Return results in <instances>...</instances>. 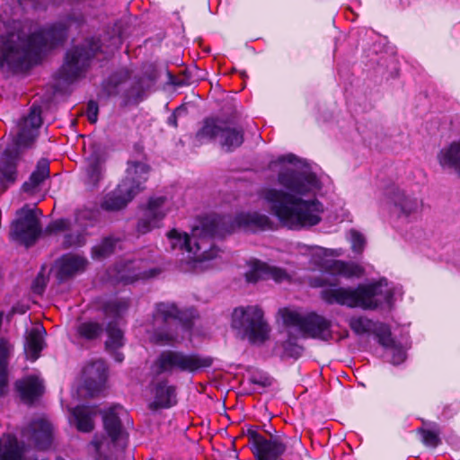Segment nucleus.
<instances>
[{"mask_svg":"<svg viewBox=\"0 0 460 460\" xmlns=\"http://www.w3.org/2000/svg\"><path fill=\"white\" fill-rule=\"evenodd\" d=\"M300 165L296 168L281 169L277 176L283 189L268 188L262 197L272 214L279 222L292 230L317 226L324 212L323 204L316 198L322 183L306 161H301L293 154L280 155L278 163Z\"/></svg>","mask_w":460,"mask_h":460,"instance_id":"obj_1","label":"nucleus"},{"mask_svg":"<svg viewBox=\"0 0 460 460\" xmlns=\"http://www.w3.org/2000/svg\"><path fill=\"white\" fill-rule=\"evenodd\" d=\"M85 19L83 13L71 12L61 20L27 35L20 24L13 22L5 27L0 36V67L23 70L31 66L44 49H54L67 39L68 30L80 29Z\"/></svg>","mask_w":460,"mask_h":460,"instance_id":"obj_2","label":"nucleus"},{"mask_svg":"<svg viewBox=\"0 0 460 460\" xmlns=\"http://www.w3.org/2000/svg\"><path fill=\"white\" fill-rule=\"evenodd\" d=\"M397 291H400L399 288L392 287L383 278L367 285H358L355 288L330 284L321 291V297L328 305L338 304L364 310L391 309Z\"/></svg>","mask_w":460,"mask_h":460,"instance_id":"obj_3","label":"nucleus"},{"mask_svg":"<svg viewBox=\"0 0 460 460\" xmlns=\"http://www.w3.org/2000/svg\"><path fill=\"white\" fill-rule=\"evenodd\" d=\"M208 215L200 217L195 225L190 236L186 233L172 229L167 233V238L172 250L186 251L197 261H209L218 256L220 250L215 245L214 238L217 237L216 231L203 227Z\"/></svg>","mask_w":460,"mask_h":460,"instance_id":"obj_4","label":"nucleus"},{"mask_svg":"<svg viewBox=\"0 0 460 460\" xmlns=\"http://www.w3.org/2000/svg\"><path fill=\"white\" fill-rule=\"evenodd\" d=\"M102 414L107 438L99 439L95 437L92 441L96 460H118L114 456L115 452L123 451L128 439V433L122 423V418L128 417V413L122 406L113 405L102 411Z\"/></svg>","mask_w":460,"mask_h":460,"instance_id":"obj_5","label":"nucleus"},{"mask_svg":"<svg viewBox=\"0 0 460 460\" xmlns=\"http://www.w3.org/2000/svg\"><path fill=\"white\" fill-rule=\"evenodd\" d=\"M203 227L208 231H216L217 238H222L236 230L244 233L256 234L274 228V222L265 214L241 212L234 217L231 215L209 214L204 220Z\"/></svg>","mask_w":460,"mask_h":460,"instance_id":"obj_6","label":"nucleus"},{"mask_svg":"<svg viewBox=\"0 0 460 460\" xmlns=\"http://www.w3.org/2000/svg\"><path fill=\"white\" fill-rule=\"evenodd\" d=\"M152 317L153 332L150 338L158 345L178 342L181 331L189 327L184 313L172 302L156 303Z\"/></svg>","mask_w":460,"mask_h":460,"instance_id":"obj_7","label":"nucleus"},{"mask_svg":"<svg viewBox=\"0 0 460 460\" xmlns=\"http://www.w3.org/2000/svg\"><path fill=\"white\" fill-rule=\"evenodd\" d=\"M102 51L100 39L90 37L66 53L65 61L60 68V77L72 83L81 77L90 67L93 58Z\"/></svg>","mask_w":460,"mask_h":460,"instance_id":"obj_8","label":"nucleus"},{"mask_svg":"<svg viewBox=\"0 0 460 460\" xmlns=\"http://www.w3.org/2000/svg\"><path fill=\"white\" fill-rule=\"evenodd\" d=\"M196 137L199 141H214L218 139L219 145L226 152H233L244 141V130L242 127H232L227 119L217 116L207 117Z\"/></svg>","mask_w":460,"mask_h":460,"instance_id":"obj_9","label":"nucleus"},{"mask_svg":"<svg viewBox=\"0 0 460 460\" xmlns=\"http://www.w3.org/2000/svg\"><path fill=\"white\" fill-rule=\"evenodd\" d=\"M212 365L209 358H203L195 353L181 350H163L155 358L153 369L155 376L173 372L195 373Z\"/></svg>","mask_w":460,"mask_h":460,"instance_id":"obj_10","label":"nucleus"},{"mask_svg":"<svg viewBox=\"0 0 460 460\" xmlns=\"http://www.w3.org/2000/svg\"><path fill=\"white\" fill-rule=\"evenodd\" d=\"M282 318L286 326L297 328L304 338L323 341L332 339V321L315 312L302 314L296 311L285 310Z\"/></svg>","mask_w":460,"mask_h":460,"instance_id":"obj_11","label":"nucleus"},{"mask_svg":"<svg viewBox=\"0 0 460 460\" xmlns=\"http://www.w3.org/2000/svg\"><path fill=\"white\" fill-rule=\"evenodd\" d=\"M232 327L241 331L251 343H262L269 337L270 328L258 306L235 308L232 314Z\"/></svg>","mask_w":460,"mask_h":460,"instance_id":"obj_12","label":"nucleus"},{"mask_svg":"<svg viewBox=\"0 0 460 460\" xmlns=\"http://www.w3.org/2000/svg\"><path fill=\"white\" fill-rule=\"evenodd\" d=\"M255 460H279L286 453L288 438L281 433H270L269 437L260 434L250 426L245 432Z\"/></svg>","mask_w":460,"mask_h":460,"instance_id":"obj_13","label":"nucleus"},{"mask_svg":"<svg viewBox=\"0 0 460 460\" xmlns=\"http://www.w3.org/2000/svg\"><path fill=\"white\" fill-rule=\"evenodd\" d=\"M18 218L13 223L12 237L29 247L32 245L41 234V226L36 212L31 208H22L18 211Z\"/></svg>","mask_w":460,"mask_h":460,"instance_id":"obj_14","label":"nucleus"},{"mask_svg":"<svg viewBox=\"0 0 460 460\" xmlns=\"http://www.w3.org/2000/svg\"><path fill=\"white\" fill-rule=\"evenodd\" d=\"M161 273L156 267H148L147 261L142 259L121 261L116 264L115 279L124 285L131 284L139 279L155 278Z\"/></svg>","mask_w":460,"mask_h":460,"instance_id":"obj_15","label":"nucleus"},{"mask_svg":"<svg viewBox=\"0 0 460 460\" xmlns=\"http://www.w3.org/2000/svg\"><path fill=\"white\" fill-rule=\"evenodd\" d=\"M84 385L90 396H95L105 387L108 366L102 359L88 363L83 369Z\"/></svg>","mask_w":460,"mask_h":460,"instance_id":"obj_16","label":"nucleus"},{"mask_svg":"<svg viewBox=\"0 0 460 460\" xmlns=\"http://www.w3.org/2000/svg\"><path fill=\"white\" fill-rule=\"evenodd\" d=\"M349 325L357 335L374 334L380 345L391 342V330L385 323L374 322L365 316H352Z\"/></svg>","mask_w":460,"mask_h":460,"instance_id":"obj_17","label":"nucleus"},{"mask_svg":"<svg viewBox=\"0 0 460 460\" xmlns=\"http://www.w3.org/2000/svg\"><path fill=\"white\" fill-rule=\"evenodd\" d=\"M385 194L393 205V212L400 218H407L417 213L420 207V202L417 198L406 194L396 186L388 188Z\"/></svg>","mask_w":460,"mask_h":460,"instance_id":"obj_18","label":"nucleus"},{"mask_svg":"<svg viewBox=\"0 0 460 460\" xmlns=\"http://www.w3.org/2000/svg\"><path fill=\"white\" fill-rule=\"evenodd\" d=\"M166 198L164 196L151 198L144 210L142 217L137 222V231L146 234L155 227H158L160 222L165 217L164 204Z\"/></svg>","mask_w":460,"mask_h":460,"instance_id":"obj_19","label":"nucleus"},{"mask_svg":"<svg viewBox=\"0 0 460 460\" xmlns=\"http://www.w3.org/2000/svg\"><path fill=\"white\" fill-rule=\"evenodd\" d=\"M88 261L85 258L73 254H63L55 262V275L58 282H65L85 270Z\"/></svg>","mask_w":460,"mask_h":460,"instance_id":"obj_20","label":"nucleus"},{"mask_svg":"<svg viewBox=\"0 0 460 460\" xmlns=\"http://www.w3.org/2000/svg\"><path fill=\"white\" fill-rule=\"evenodd\" d=\"M149 170V165L143 161L128 160L126 176L120 182V188L122 190H128V188H129L139 193L144 190V183L148 179Z\"/></svg>","mask_w":460,"mask_h":460,"instance_id":"obj_21","label":"nucleus"},{"mask_svg":"<svg viewBox=\"0 0 460 460\" xmlns=\"http://www.w3.org/2000/svg\"><path fill=\"white\" fill-rule=\"evenodd\" d=\"M152 393L154 400L149 403V409L152 411L169 409L177 403L176 386L170 385L167 378H162L155 382Z\"/></svg>","mask_w":460,"mask_h":460,"instance_id":"obj_22","label":"nucleus"},{"mask_svg":"<svg viewBox=\"0 0 460 460\" xmlns=\"http://www.w3.org/2000/svg\"><path fill=\"white\" fill-rule=\"evenodd\" d=\"M288 278L287 271L279 267L270 266L267 263L256 261L251 269L245 273V279L249 283H256L260 279H272L280 282Z\"/></svg>","mask_w":460,"mask_h":460,"instance_id":"obj_23","label":"nucleus"},{"mask_svg":"<svg viewBox=\"0 0 460 460\" xmlns=\"http://www.w3.org/2000/svg\"><path fill=\"white\" fill-rule=\"evenodd\" d=\"M19 154L17 148L4 149L0 157V186L4 182L13 183L17 178Z\"/></svg>","mask_w":460,"mask_h":460,"instance_id":"obj_24","label":"nucleus"},{"mask_svg":"<svg viewBox=\"0 0 460 460\" xmlns=\"http://www.w3.org/2000/svg\"><path fill=\"white\" fill-rule=\"evenodd\" d=\"M31 439L38 449L45 450L50 447L53 440V427L46 420L40 419L31 423Z\"/></svg>","mask_w":460,"mask_h":460,"instance_id":"obj_25","label":"nucleus"},{"mask_svg":"<svg viewBox=\"0 0 460 460\" xmlns=\"http://www.w3.org/2000/svg\"><path fill=\"white\" fill-rule=\"evenodd\" d=\"M128 78L129 73L127 70L121 69L112 73L102 81L99 96L110 98L119 94L122 95Z\"/></svg>","mask_w":460,"mask_h":460,"instance_id":"obj_26","label":"nucleus"},{"mask_svg":"<svg viewBox=\"0 0 460 460\" xmlns=\"http://www.w3.org/2000/svg\"><path fill=\"white\" fill-rule=\"evenodd\" d=\"M437 158L444 171L454 172L460 177V141L452 142L443 147Z\"/></svg>","mask_w":460,"mask_h":460,"instance_id":"obj_27","label":"nucleus"},{"mask_svg":"<svg viewBox=\"0 0 460 460\" xmlns=\"http://www.w3.org/2000/svg\"><path fill=\"white\" fill-rule=\"evenodd\" d=\"M97 414V409L87 405H78L75 407L71 413L70 421L81 432H90L94 428V417Z\"/></svg>","mask_w":460,"mask_h":460,"instance_id":"obj_28","label":"nucleus"},{"mask_svg":"<svg viewBox=\"0 0 460 460\" xmlns=\"http://www.w3.org/2000/svg\"><path fill=\"white\" fill-rule=\"evenodd\" d=\"M15 386L22 399L28 402H34L44 393L42 380L35 376L16 381Z\"/></svg>","mask_w":460,"mask_h":460,"instance_id":"obj_29","label":"nucleus"},{"mask_svg":"<svg viewBox=\"0 0 460 460\" xmlns=\"http://www.w3.org/2000/svg\"><path fill=\"white\" fill-rule=\"evenodd\" d=\"M128 189L122 190L119 183L113 192L105 197L102 208L107 211H117L125 208L137 194L131 189Z\"/></svg>","mask_w":460,"mask_h":460,"instance_id":"obj_30","label":"nucleus"},{"mask_svg":"<svg viewBox=\"0 0 460 460\" xmlns=\"http://www.w3.org/2000/svg\"><path fill=\"white\" fill-rule=\"evenodd\" d=\"M46 330L42 326L33 327L26 336L24 349L31 361L36 360L45 346Z\"/></svg>","mask_w":460,"mask_h":460,"instance_id":"obj_31","label":"nucleus"},{"mask_svg":"<svg viewBox=\"0 0 460 460\" xmlns=\"http://www.w3.org/2000/svg\"><path fill=\"white\" fill-rule=\"evenodd\" d=\"M25 446L15 437L8 436L0 440V460H29L25 455Z\"/></svg>","mask_w":460,"mask_h":460,"instance_id":"obj_32","label":"nucleus"},{"mask_svg":"<svg viewBox=\"0 0 460 460\" xmlns=\"http://www.w3.org/2000/svg\"><path fill=\"white\" fill-rule=\"evenodd\" d=\"M105 172L103 158L96 154H93L88 159V164L85 168V184L92 188H96L99 182L103 179Z\"/></svg>","mask_w":460,"mask_h":460,"instance_id":"obj_33","label":"nucleus"},{"mask_svg":"<svg viewBox=\"0 0 460 460\" xmlns=\"http://www.w3.org/2000/svg\"><path fill=\"white\" fill-rule=\"evenodd\" d=\"M152 85L149 76L136 77L128 87H125L122 97L128 102H138L143 100L146 91Z\"/></svg>","mask_w":460,"mask_h":460,"instance_id":"obj_34","label":"nucleus"},{"mask_svg":"<svg viewBox=\"0 0 460 460\" xmlns=\"http://www.w3.org/2000/svg\"><path fill=\"white\" fill-rule=\"evenodd\" d=\"M12 353V345L4 339H0V397L7 392L8 365Z\"/></svg>","mask_w":460,"mask_h":460,"instance_id":"obj_35","label":"nucleus"},{"mask_svg":"<svg viewBox=\"0 0 460 460\" xmlns=\"http://www.w3.org/2000/svg\"><path fill=\"white\" fill-rule=\"evenodd\" d=\"M49 161L46 158L40 159L29 180L22 184V190L25 192L32 191L49 177Z\"/></svg>","mask_w":460,"mask_h":460,"instance_id":"obj_36","label":"nucleus"},{"mask_svg":"<svg viewBox=\"0 0 460 460\" xmlns=\"http://www.w3.org/2000/svg\"><path fill=\"white\" fill-rule=\"evenodd\" d=\"M130 306V299L128 297H115L104 301L102 305L103 314L116 322L121 318Z\"/></svg>","mask_w":460,"mask_h":460,"instance_id":"obj_37","label":"nucleus"},{"mask_svg":"<svg viewBox=\"0 0 460 460\" xmlns=\"http://www.w3.org/2000/svg\"><path fill=\"white\" fill-rule=\"evenodd\" d=\"M104 332V325L98 322L87 321L77 326V334L81 339L95 341Z\"/></svg>","mask_w":460,"mask_h":460,"instance_id":"obj_38","label":"nucleus"},{"mask_svg":"<svg viewBox=\"0 0 460 460\" xmlns=\"http://www.w3.org/2000/svg\"><path fill=\"white\" fill-rule=\"evenodd\" d=\"M119 238L113 236L104 237L99 244L92 248V257L96 260H102L111 255L116 249Z\"/></svg>","mask_w":460,"mask_h":460,"instance_id":"obj_39","label":"nucleus"},{"mask_svg":"<svg viewBox=\"0 0 460 460\" xmlns=\"http://www.w3.org/2000/svg\"><path fill=\"white\" fill-rule=\"evenodd\" d=\"M104 331L108 335L106 349H119L124 345L123 332L119 328L117 322H109Z\"/></svg>","mask_w":460,"mask_h":460,"instance_id":"obj_40","label":"nucleus"},{"mask_svg":"<svg viewBox=\"0 0 460 460\" xmlns=\"http://www.w3.org/2000/svg\"><path fill=\"white\" fill-rule=\"evenodd\" d=\"M283 354L287 358L297 359L304 348L297 343V337L291 332H288V338L282 342Z\"/></svg>","mask_w":460,"mask_h":460,"instance_id":"obj_41","label":"nucleus"},{"mask_svg":"<svg viewBox=\"0 0 460 460\" xmlns=\"http://www.w3.org/2000/svg\"><path fill=\"white\" fill-rule=\"evenodd\" d=\"M323 266L332 275H341L350 277L353 273L349 265L338 260H325Z\"/></svg>","mask_w":460,"mask_h":460,"instance_id":"obj_42","label":"nucleus"},{"mask_svg":"<svg viewBox=\"0 0 460 460\" xmlns=\"http://www.w3.org/2000/svg\"><path fill=\"white\" fill-rule=\"evenodd\" d=\"M35 129L23 127L17 135L15 145L6 149L17 148L20 155V147H29L34 142L37 134Z\"/></svg>","mask_w":460,"mask_h":460,"instance_id":"obj_43","label":"nucleus"},{"mask_svg":"<svg viewBox=\"0 0 460 460\" xmlns=\"http://www.w3.org/2000/svg\"><path fill=\"white\" fill-rule=\"evenodd\" d=\"M42 109L40 105L33 103L30 108L29 114L25 118L24 127L38 130L42 125Z\"/></svg>","mask_w":460,"mask_h":460,"instance_id":"obj_44","label":"nucleus"},{"mask_svg":"<svg viewBox=\"0 0 460 460\" xmlns=\"http://www.w3.org/2000/svg\"><path fill=\"white\" fill-rule=\"evenodd\" d=\"M384 348L390 350L391 353V363L393 365H400L406 358V351L403 347L398 344L394 339L391 336V342L386 345H382Z\"/></svg>","mask_w":460,"mask_h":460,"instance_id":"obj_45","label":"nucleus"},{"mask_svg":"<svg viewBox=\"0 0 460 460\" xmlns=\"http://www.w3.org/2000/svg\"><path fill=\"white\" fill-rule=\"evenodd\" d=\"M418 433L421 436V442L426 447H437L441 444L438 431L420 428Z\"/></svg>","mask_w":460,"mask_h":460,"instance_id":"obj_46","label":"nucleus"},{"mask_svg":"<svg viewBox=\"0 0 460 460\" xmlns=\"http://www.w3.org/2000/svg\"><path fill=\"white\" fill-rule=\"evenodd\" d=\"M350 238L352 250L357 253H360L363 251L366 243L364 236L359 232L351 230Z\"/></svg>","mask_w":460,"mask_h":460,"instance_id":"obj_47","label":"nucleus"},{"mask_svg":"<svg viewBox=\"0 0 460 460\" xmlns=\"http://www.w3.org/2000/svg\"><path fill=\"white\" fill-rule=\"evenodd\" d=\"M70 227V221L66 218H60L55 221H52L48 226L47 231L49 233H59L63 231L68 230Z\"/></svg>","mask_w":460,"mask_h":460,"instance_id":"obj_48","label":"nucleus"},{"mask_svg":"<svg viewBox=\"0 0 460 460\" xmlns=\"http://www.w3.org/2000/svg\"><path fill=\"white\" fill-rule=\"evenodd\" d=\"M98 114H99V105L97 102L91 100L87 103V110H86V115L88 121L91 124H94L98 120Z\"/></svg>","mask_w":460,"mask_h":460,"instance_id":"obj_49","label":"nucleus"},{"mask_svg":"<svg viewBox=\"0 0 460 460\" xmlns=\"http://www.w3.org/2000/svg\"><path fill=\"white\" fill-rule=\"evenodd\" d=\"M186 113H187V109L183 105L176 108L173 111V112L168 117L167 124L169 126L176 128L178 126V123H177L178 117L184 115Z\"/></svg>","mask_w":460,"mask_h":460,"instance_id":"obj_50","label":"nucleus"},{"mask_svg":"<svg viewBox=\"0 0 460 460\" xmlns=\"http://www.w3.org/2000/svg\"><path fill=\"white\" fill-rule=\"evenodd\" d=\"M250 381L251 383L254 384V385H258L261 387H267L269 385H270V378L266 376H262V375H252L250 378Z\"/></svg>","mask_w":460,"mask_h":460,"instance_id":"obj_51","label":"nucleus"},{"mask_svg":"<svg viewBox=\"0 0 460 460\" xmlns=\"http://www.w3.org/2000/svg\"><path fill=\"white\" fill-rule=\"evenodd\" d=\"M80 235H75L72 234H66L64 237L63 244L65 247L68 248L74 245H77L79 243Z\"/></svg>","mask_w":460,"mask_h":460,"instance_id":"obj_52","label":"nucleus"},{"mask_svg":"<svg viewBox=\"0 0 460 460\" xmlns=\"http://www.w3.org/2000/svg\"><path fill=\"white\" fill-rule=\"evenodd\" d=\"M112 355L115 361L121 363L124 360L123 353L119 352L118 349H108Z\"/></svg>","mask_w":460,"mask_h":460,"instance_id":"obj_53","label":"nucleus"},{"mask_svg":"<svg viewBox=\"0 0 460 460\" xmlns=\"http://www.w3.org/2000/svg\"><path fill=\"white\" fill-rule=\"evenodd\" d=\"M314 285L316 287H323V286L328 285V283L323 278H315V279H314Z\"/></svg>","mask_w":460,"mask_h":460,"instance_id":"obj_54","label":"nucleus"},{"mask_svg":"<svg viewBox=\"0 0 460 460\" xmlns=\"http://www.w3.org/2000/svg\"><path fill=\"white\" fill-rule=\"evenodd\" d=\"M18 313V311L15 309V307H13L12 308V311L10 312V314H8V318H10L13 314Z\"/></svg>","mask_w":460,"mask_h":460,"instance_id":"obj_55","label":"nucleus"},{"mask_svg":"<svg viewBox=\"0 0 460 460\" xmlns=\"http://www.w3.org/2000/svg\"><path fill=\"white\" fill-rule=\"evenodd\" d=\"M319 251H321V252L323 254V255H327V250L326 249H323V248H318Z\"/></svg>","mask_w":460,"mask_h":460,"instance_id":"obj_56","label":"nucleus"},{"mask_svg":"<svg viewBox=\"0 0 460 460\" xmlns=\"http://www.w3.org/2000/svg\"><path fill=\"white\" fill-rule=\"evenodd\" d=\"M368 144H369L370 146H371V145H373V144L376 145V143H373V141H372V139H371V138H369V139H368Z\"/></svg>","mask_w":460,"mask_h":460,"instance_id":"obj_57","label":"nucleus"},{"mask_svg":"<svg viewBox=\"0 0 460 460\" xmlns=\"http://www.w3.org/2000/svg\"><path fill=\"white\" fill-rule=\"evenodd\" d=\"M294 443L298 445V446L300 445V441H298V440H295Z\"/></svg>","mask_w":460,"mask_h":460,"instance_id":"obj_58","label":"nucleus"},{"mask_svg":"<svg viewBox=\"0 0 460 460\" xmlns=\"http://www.w3.org/2000/svg\"><path fill=\"white\" fill-rule=\"evenodd\" d=\"M242 76H243V77L246 76V75H245V73H244V72H243V73H242Z\"/></svg>","mask_w":460,"mask_h":460,"instance_id":"obj_59","label":"nucleus"},{"mask_svg":"<svg viewBox=\"0 0 460 460\" xmlns=\"http://www.w3.org/2000/svg\"><path fill=\"white\" fill-rule=\"evenodd\" d=\"M33 460H38V459H33Z\"/></svg>","mask_w":460,"mask_h":460,"instance_id":"obj_60","label":"nucleus"}]
</instances>
